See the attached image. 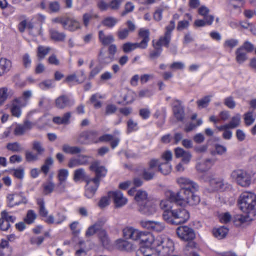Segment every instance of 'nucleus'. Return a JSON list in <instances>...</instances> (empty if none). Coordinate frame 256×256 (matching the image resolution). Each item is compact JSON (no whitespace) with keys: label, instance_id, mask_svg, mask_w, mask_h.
I'll return each mask as SVG.
<instances>
[{"label":"nucleus","instance_id":"obj_55","mask_svg":"<svg viewBox=\"0 0 256 256\" xmlns=\"http://www.w3.org/2000/svg\"><path fill=\"white\" fill-rule=\"evenodd\" d=\"M70 227L74 235L77 236L80 234L82 228L80 226V223L78 221H75L72 222L70 224Z\"/></svg>","mask_w":256,"mask_h":256},{"label":"nucleus","instance_id":"obj_7","mask_svg":"<svg viewBox=\"0 0 256 256\" xmlns=\"http://www.w3.org/2000/svg\"><path fill=\"white\" fill-rule=\"evenodd\" d=\"M19 30L22 32L27 30L29 34L33 36H36L42 34V24L38 28H36L32 22H28L26 20H22L18 24Z\"/></svg>","mask_w":256,"mask_h":256},{"label":"nucleus","instance_id":"obj_52","mask_svg":"<svg viewBox=\"0 0 256 256\" xmlns=\"http://www.w3.org/2000/svg\"><path fill=\"white\" fill-rule=\"evenodd\" d=\"M138 126L137 122L132 119H130L127 122V132L128 133L138 130Z\"/></svg>","mask_w":256,"mask_h":256},{"label":"nucleus","instance_id":"obj_62","mask_svg":"<svg viewBox=\"0 0 256 256\" xmlns=\"http://www.w3.org/2000/svg\"><path fill=\"white\" fill-rule=\"evenodd\" d=\"M39 155L36 153L32 152L27 151L26 152V158L27 161L29 162H34L38 160Z\"/></svg>","mask_w":256,"mask_h":256},{"label":"nucleus","instance_id":"obj_57","mask_svg":"<svg viewBox=\"0 0 256 256\" xmlns=\"http://www.w3.org/2000/svg\"><path fill=\"white\" fill-rule=\"evenodd\" d=\"M97 18L96 14H94L92 12H88L84 14L82 16L83 24L86 27H87L90 23V20L93 18Z\"/></svg>","mask_w":256,"mask_h":256},{"label":"nucleus","instance_id":"obj_20","mask_svg":"<svg viewBox=\"0 0 256 256\" xmlns=\"http://www.w3.org/2000/svg\"><path fill=\"white\" fill-rule=\"evenodd\" d=\"M73 180L75 182L80 181H84L86 182V184L85 187V192L86 191V187L88 186L87 180H91V178L88 176L84 170L82 168H80L76 170L74 172Z\"/></svg>","mask_w":256,"mask_h":256},{"label":"nucleus","instance_id":"obj_58","mask_svg":"<svg viewBox=\"0 0 256 256\" xmlns=\"http://www.w3.org/2000/svg\"><path fill=\"white\" fill-rule=\"evenodd\" d=\"M165 225L164 223L160 222L154 221L152 230L159 232L163 231Z\"/></svg>","mask_w":256,"mask_h":256},{"label":"nucleus","instance_id":"obj_59","mask_svg":"<svg viewBox=\"0 0 256 256\" xmlns=\"http://www.w3.org/2000/svg\"><path fill=\"white\" fill-rule=\"evenodd\" d=\"M154 94L153 90L144 88L139 91L138 96L140 98H148L152 96Z\"/></svg>","mask_w":256,"mask_h":256},{"label":"nucleus","instance_id":"obj_11","mask_svg":"<svg viewBox=\"0 0 256 256\" xmlns=\"http://www.w3.org/2000/svg\"><path fill=\"white\" fill-rule=\"evenodd\" d=\"M97 136L98 133L95 131L83 132L80 134L78 138V142L80 144L96 142Z\"/></svg>","mask_w":256,"mask_h":256},{"label":"nucleus","instance_id":"obj_47","mask_svg":"<svg viewBox=\"0 0 256 256\" xmlns=\"http://www.w3.org/2000/svg\"><path fill=\"white\" fill-rule=\"evenodd\" d=\"M244 122L246 126H250L252 125L254 122L256 116L254 112L249 111L244 115Z\"/></svg>","mask_w":256,"mask_h":256},{"label":"nucleus","instance_id":"obj_23","mask_svg":"<svg viewBox=\"0 0 256 256\" xmlns=\"http://www.w3.org/2000/svg\"><path fill=\"white\" fill-rule=\"evenodd\" d=\"M138 36L142 38V41L138 43L140 44V48L145 49L148 46V44L150 41V32L146 28H140L138 32Z\"/></svg>","mask_w":256,"mask_h":256},{"label":"nucleus","instance_id":"obj_31","mask_svg":"<svg viewBox=\"0 0 256 256\" xmlns=\"http://www.w3.org/2000/svg\"><path fill=\"white\" fill-rule=\"evenodd\" d=\"M157 166L158 167V170L164 175L168 174L171 172L172 166L170 162H160L158 160V164Z\"/></svg>","mask_w":256,"mask_h":256},{"label":"nucleus","instance_id":"obj_17","mask_svg":"<svg viewBox=\"0 0 256 256\" xmlns=\"http://www.w3.org/2000/svg\"><path fill=\"white\" fill-rule=\"evenodd\" d=\"M174 154L176 158H182V162L184 164H188L192 158V155L190 152L184 150L180 147L174 149Z\"/></svg>","mask_w":256,"mask_h":256},{"label":"nucleus","instance_id":"obj_60","mask_svg":"<svg viewBox=\"0 0 256 256\" xmlns=\"http://www.w3.org/2000/svg\"><path fill=\"white\" fill-rule=\"evenodd\" d=\"M244 0H229V4L230 6L234 9H238L240 12V8L244 4Z\"/></svg>","mask_w":256,"mask_h":256},{"label":"nucleus","instance_id":"obj_15","mask_svg":"<svg viewBox=\"0 0 256 256\" xmlns=\"http://www.w3.org/2000/svg\"><path fill=\"white\" fill-rule=\"evenodd\" d=\"M138 210L141 213L148 216L153 214L156 210V204L152 201H146L138 206Z\"/></svg>","mask_w":256,"mask_h":256},{"label":"nucleus","instance_id":"obj_2","mask_svg":"<svg viewBox=\"0 0 256 256\" xmlns=\"http://www.w3.org/2000/svg\"><path fill=\"white\" fill-rule=\"evenodd\" d=\"M198 190H191L188 194L180 195V193H174L172 191H168L166 196L171 200L174 201L176 204L180 206H185L186 204L191 206L196 205L200 202V196L195 194Z\"/></svg>","mask_w":256,"mask_h":256},{"label":"nucleus","instance_id":"obj_24","mask_svg":"<svg viewBox=\"0 0 256 256\" xmlns=\"http://www.w3.org/2000/svg\"><path fill=\"white\" fill-rule=\"evenodd\" d=\"M104 223V220H99L94 224L89 226L86 232V236L90 237L93 236L97 232H99L102 230L101 228Z\"/></svg>","mask_w":256,"mask_h":256},{"label":"nucleus","instance_id":"obj_12","mask_svg":"<svg viewBox=\"0 0 256 256\" xmlns=\"http://www.w3.org/2000/svg\"><path fill=\"white\" fill-rule=\"evenodd\" d=\"M68 174V170L66 169L62 168L58 170V183L56 186V190L59 192H62L65 191L66 186V181Z\"/></svg>","mask_w":256,"mask_h":256},{"label":"nucleus","instance_id":"obj_32","mask_svg":"<svg viewBox=\"0 0 256 256\" xmlns=\"http://www.w3.org/2000/svg\"><path fill=\"white\" fill-rule=\"evenodd\" d=\"M12 66L11 62L6 58L0 60V76H2L10 70Z\"/></svg>","mask_w":256,"mask_h":256},{"label":"nucleus","instance_id":"obj_6","mask_svg":"<svg viewBox=\"0 0 256 256\" xmlns=\"http://www.w3.org/2000/svg\"><path fill=\"white\" fill-rule=\"evenodd\" d=\"M176 182L181 188L180 191L177 192L180 193V195L190 194L191 190H198V184L188 178H178L176 179Z\"/></svg>","mask_w":256,"mask_h":256},{"label":"nucleus","instance_id":"obj_63","mask_svg":"<svg viewBox=\"0 0 256 256\" xmlns=\"http://www.w3.org/2000/svg\"><path fill=\"white\" fill-rule=\"evenodd\" d=\"M210 100V96H206L197 101V104L199 108H204L207 106Z\"/></svg>","mask_w":256,"mask_h":256},{"label":"nucleus","instance_id":"obj_45","mask_svg":"<svg viewBox=\"0 0 256 256\" xmlns=\"http://www.w3.org/2000/svg\"><path fill=\"white\" fill-rule=\"evenodd\" d=\"M62 150L66 153L71 154H79L81 152V149L78 146H71L68 144H64L62 146Z\"/></svg>","mask_w":256,"mask_h":256},{"label":"nucleus","instance_id":"obj_3","mask_svg":"<svg viewBox=\"0 0 256 256\" xmlns=\"http://www.w3.org/2000/svg\"><path fill=\"white\" fill-rule=\"evenodd\" d=\"M238 204L240 210L248 214H255L256 196L250 192H243L239 196Z\"/></svg>","mask_w":256,"mask_h":256},{"label":"nucleus","instance_id":"obj_54","mask_svg":"<svg viewBox=\"0 0 256 256\" xmlns=\"http://www.w3.org/2000/svg\"><path fill=\"white\" fill-rule=\"evenodd\" d=\"M32 148L36 152L39 156L42 155L45 151L44 148L42 144L38 141L34 142L32 143Z\"/></svg>","mask_w":256,"mask_h":256},{"label":"nucleus","instance_id":"obj_1","mask_svg":"<svg viewBox=\"0 0 256 256\" xmlns=\"http://www.w3.org/2000/svg\"><path fill=\"white\" fill-rule=\"evenodd\" d=\"M90 169L95 172L96 176L94 178H91V180H87L88 186L85 196L88 198L94 196L99 186L100 180L104 178L107 174V170L98 161L93 162L90 166Z\"/></svg>","mask_w":256,"mask_h":256},{"label":"nucleus","instance_id":"obj_8","mask_svg":"<svg viewBox=\"0 0 256 256\" xmlns=\"http://www.w3.org/2000/svg\"><path fill=\"white\" fill-rule=\"evenodd\" d=\"M206 181H208L210 184V192L216 190H224L230 187V185L223 180L220 178H210L206 176Z\"/></svg>","mask_w":256,"mask_h":256},{"label":"nucleus","instance_id":"obj_53","mask_svg":"<svg viewBox=\"0 0 256 256\" xmlns=\"http://www.w3.org/2000/svg\"><path fill=\"white\" fill-rule=\"evenodd\" d=\"M166 9V6H161L156 9L154 14V18L156 21H160L162 19V12Z\"/></svg>","mask_w":256,"mask_h":256},{"label":"nucleus","instance_id":"obj_26","mask_svg":"<svg viewBox=\"0 0 256 256\" xmlns=\"http://www.w3.org/2000/svg\"><path fill=\"white\" fill-rule=\"evenodd\" d=\"M168 190L165 192V196L166 198L162 200L160 202V207L164 210L163 214H165L166 212H170L172 210L171 203L176 202L174 201L171 200L166 196V193L168 192Z\"/></svg>","mask_w":256,"mask_h":256},{"label":"nucleus","instance_id":"obj_9","mask_svg":"<svg viewBox=\"0 0 256 256\" xmlns=\"http://www.w3.org/2000/svg\"><path fill=\"white\" fill-rule=\"evenodd\" d=\"M158 164V160L152 158L148 163V167L144 168L142 172V176L146 180H152L156 174V168Z\"/></svg>","mask_w":256,"mask_h":256},{"label":"nucleus","instance_id":"obj_14","mask_svg":"<svg viewBox=\"0 0 256 256\" xmlns=\"http://www.w3.org/2000/svg\"><path fill=\"white\" fill-rule=\"evenodd\" d=\"M120 134V131L116 130L114 132L115 136L109 134H104L99 138V140L100 142H110V145L112 148H114L118 144L120 138L116 136L119 135Z\"/></svg>","mask_w":256,"mask_h":256},{"label":"nucleus","instance_id":"obj_48","mask_svg":"<svg viewBox=\"0 0 256 256\" xmlns=\"http://www.w3.org/2000/svg\"><path fill=\"white\" fill-rule=\"evenodd\" d=\"M118 22V20L114 17H107L103 20L102 21V24L108 28H113Z\"/></svg>","mask_w":256,"mask_h":256},{"label":"nucleus","instance_id":"obj_10","mask_svg":"<svg viewBox=\"0 0 256 256\" xmlns=\"http://www.w3.org/2000/svg\"><path fill=\"white\" fill-rule=\"evenodd\" d=\"M176 234L179 238L184 241H190L195 238V233L192 228L188 226H180L176 229Z\"/></svg>","mask_w":256,"mask_h":256},{"label":"nucleus","instance_id":"obj_5","mask_svg":"<svg viewBox=\"0 0 256 256\" xmlns=\"http://www.w3.org/2000/svg\"><path fill=\"white\" fill-rule=\"evenodd\" d=\"M230 178L232 182L242 187H248L251 184L250 174L242 169H236L232 171Z\"/></svg>","mask_w":256,"mask_h":256},{"label":"nucleus","instance_id":"obj_38","mask_svg":"<svg viewBox=\"0 0 256 256\" xmlns=\"http://www.w3.org/2000/svg\"><path fill=\"white\" fill-rule=\"evenodd\" d=\"M214 20V16L206 17L204 20H195L194 24L196 26H204L206 25H211Z\"/></svg>","mask_w":256,"mask_h":256},{"label":"nucleus","instance_id":"obj_41","mask_svg":"<svg viewBox=\"0 0 256 256\" xmlns=\"http://www.w3.org/2000/svg\"><path fill=\"white\" fill-rule=\"evenodd\" d=\"M104 96L100 94L96 93L92 96L90 101L94 104L95 108H98L102 106V102L99 100L100 99L104 98Z\"/></svg>","mask_w":256,"mask_h":256},{"label":"nucleus","instance_id":"obj_49","mask_svg":"<svg viewBox=\"0 0 256 256\" xmlns=\"http://www.w3.org/2000/svg\"><path fill=\"white\" fill-rule=\"evenodd\" d=\"M50 34L52 39L57 41H62L66 38V35L63 32H60L54 30H50Z\"/></svg>","mask_w":256,"mask_h":256},{"label":"nucleus","instance_id":"obj_61","mask_svg":"<svg viewBox=\"0 0 256 256\" xmlns=\"http://www.w3.org/2000/svg\"><path fill=\"white\" fill-rule=\"evenodd\" d=\"M136 94L132 91H128L126 94L124 96L123 100L126 104L132 102L135 99Z\"/></svg>","mask_w":256,"mask_h":256},{"label":"nucleus","instance_id":"obj_50","mask_svg":"<svg viewBox=\"0 0 256 256\" xmlns=\"http://www.w3.org/2000/svg\"><path fill=\"white\" fill-rule=\"evenodd\" d=\"M37 204L39 206L40 214L44 217L47 216L48 211L45 208L44 202L42 198H38L37 200Z\"/></svg>","mask_w":256,"mask_h":256},{"label":"nucleus","instance_id":"obj_37","mask_svg":"<svg viewBox=\"0 0 256 256\" xmlns=\"http://www.w3.org/2000/svg\"><path fill=\"white\" fill-rule=\"evenodd\" d=\"M246 53L242 48H238L236 51V61L238 64H242L245 62L248 58Z\"/></svg>","mask_w":256,"mask_h":256},{"label":"nucleus","instance_id":"obj_39","mask_svg":"<svg viewBox=\"0 0 256 256\" xmlns=\"http://www.w3.org/2000/svg\"><path fill=\"white\" fill-rule=\"evenodd\" d=\"M170 39L171 36L169 35V34H166L165 33L164 36L160 37L159 40L156 42V44H154V46L155 48H157L156 46L159 47H160L161 46H168Z\"/></svg>","mask_w":256,"mask_h":256},{"label":"nucleus","instance_id":"obj_56","mask_svg":"<svg viewBox=\"0 0 256 256\" xmlns=\"http://www.w3.org/2000/svg\"><path fill=\"white\" fill-rule=\"evenodd\" d=\"M215 151H212L211 154L214 155L217 154L218 155H222L226 152V148L221 144H216L214 146Z\"/></svg>","mask_w":256,"mask_h":256},{"label":"nucleus","instance_id":"obj_19","mask_svg":"<svg viewBox=\"0 0 256 256\" xmlns=\"http://www.w3.org/2000/svg\"><path fill=\"white\" fill-rule=\"evenodd\" d=\"M74 104V100L68 96L62 95L56 100V105L59 108H64Z\"/></svg>","mask_w":256,"mask_h":256},{"label":"nucleus","instance_id":"obj_4","mask_svg":"<svg viewBox=\"0 0 256 256\" xmlns=\"http://www.w3.org/2000/svg\"><path fill=\"white\" fill-rule=\"evenodd\" d=\"M162 217L167 222L178 225L186 222L190 218V214L186 209L180 208L172 210L170 212H166Z\"/></svg>","mask_w":256,"mask_h":256},{"label":"nucleus","instance_id":"obj_51","mask_svg":"<svg viewBox=\"0 0 256 256\" xmlns=\"http://www.w3.org/2000/svg\"><path fill=\"white\" fill-rule=\"evenodd\" d=\"M50 50L49 47L40 46L38 48L37 56L40 60L44 58Z\"/></svg>","mask_w":256,"mask_h":256},{"label":"nucleus","instance_id":"obj_13","mask_svg":"<svg viewBox=\"0 0 256 256\" xmlns=\"http://www.w3.org/2000/svg\"><path fill=\"white\" fill-rule=\"evenodd\" d=\"M108 196L112 199L116 207H121L125 205L128 200L124 197L122 192L118 190L110 192Z\"/></svg>","mask_w":256,"mask_h":256},{"label":"nucleus","instance_id":"obj_35","mask_svg":"<svg viewBox=\"0 0 256 256\" xmlns=\"http://www.w3.org/2000/svg\"><path fill=\"white\" fill-rule=\"evenodd\" d=\"M228 229L224 226L214 228L212 232L214 236L218 239L224 238L228 232Z\"/></svg>","mask_w":256,"mask_h":256},{"label":"nucleus","instance_id":"obj_21","mask_svg":"<svg viewBox=\"0 0 256 256\" xmlns=\"http://www.w3.org/2000/svg\"><path fill=\"white\" fill-rule=\"evenodd\" d=\"M173 112L174 116L178 120H182L184 116V108L179 100H175L172 103Z\"/></svg>","mask_w":256,"mask_h":256},{"label":"nucleus","instance_id":"obj_40","mask_svg":"<svg viewBox=\"0 0 256 256\" xmlns=\"http://www.w3.org/2000/svg\"><path fill=\"white\" fill-rule=\"evenodd\" d=\"M71 116L70 112L66 113L62 117L56 116L53 118V122L56 124H68Z\"/></svg>","mask_w":256,"mask_h":256},{"label":"nucleus","instance_id":"obj_46","mask_svg":"<svg viewBox=\"0 0 256 256\" xmlns=\"http://www.w3.org/2000/svg\"><path fill=\"white\" fill-rule=\"evenodd\" d=\"M137 48H140V44L137 42H126L122 46L123 51L126 53L130 52Z\"/></svg>","mask_w":256,"mask_h":256},{"label":"nucleus","instance_id":"obj_18","mask_svg":"<svg viewBox=\"0 0 256 256\" xmlns=\"http://www.w3.org/2000/svg\"><path fill=\"white\" fill-rule=\"evenodd\" d=\"M216 160V158H207L203 162L198 163L196 169L200 172H206L214 164Z\"/></svg>","mask_w":256,"mask_h":256},{"label":"nucleus","instance_id":"obj_42","mask_svg":"<svg viewBox=\"0 0 256 256\" xmlns=\"http://www.w3.org/2000/svg\"><path fill=\"white\" fill-rule=\"evenodd\" d=\"M114 57L110 54V56H106L104 55L102 52H100L98 60L99 63L102 65L104 66L112 62L113 60Z\"/></svg>","mask_w":256,"mask_h":256},{"label":"nucleus","instance_id":"obj_30","mask_svg":"<svg viewBox=\"0 0 256 256\" xmlns=\"http://www.w3.org/2000/svg\"><path fill=\"white\" fill-rule=\"evenodd\" d=\"M116 248L121 250H130L132 249V244L129 242L120 238L116 241Z\"/></svg>","mask_w":256,"mask_h":256},{"label":"nucleus","instance_id":"obj_29","mask_svg":"<svg viewBox=\"0 0 256 256\" xmlns=\"http://www.w3.org/2000/svg\"><path fill=\"white\" fill-rule=\"evenodd\" d=\"M134 199L138 202V204L139 206L148 200V194L144 190H138L136 193Z\"/></svg>","mask_w":256,"mask_h":256},{"label":"nucleus","instance_id":"obj_33","mask_svg":"<svg viewBox=\"0 0 256 256\" xmlns=\"http://www.w3.org/2000/svg\"><path fill=\"white\" fill-rule=\"evenodd\" d=\"M250 215L251 214H248V216H243L242 214L236 215L232 218L233 222L236 226H241L250 220Z\"/></svg>","mask_w":256,"mask_h":256},{"label":"nucleus","instance_id":"obj_43","mask_svg":"<svg viewBox=\"0 0 256 256\" xmlns=\"http://www.w3.org/2000/svg\"><path fill=\"white\" fill-rule=\"evenodd\" d=\"M98 237L102 246L106 248H108L110 242L104 230H102L99 232Z\"/></svg>","mask_w":256,"mask_h":256},{"label":"nucleus","instance_id":"obj_44","mask_svg":"<svg viewBox=\"0 0 256 256\" xmlns=\"http://www.w3.org/2000/svg\"><path fill=\"white\" fill-rule=\"evenodd\" d=\"M238 44V40L236 38L226 39L223 44V47L226 50H232Z\"/></svg>","mask_w":256,"mask_h":256},{"label":"nucleus","instance_id":"obj_25","mask_svg":"<svg viewBox=\"0 0 256 256\" xmlns=\"http://www.w3.org/2000/svg\"><path fill=\"white\" fill-rule=\"evenodd\" d=\"M14 94V92L6 87L0 88V106H2L6 100Z\"/></svg>","mask_w":256,"mask_h":256},{"label":"nucleus","instance_id":"obj_36","mask_svg":"<svg viewBox=\"0 0 256 256\" xmlns=\"http://www.w3.org/2000/svg\"><path fill=\"white\" fill-rule=\"evenodd\" d=\"M90 68H91V70L90 72L89 78H92L103 69L104 66L99 63L94 66V62L92 61L90 64Z\"/></svg>","mask_w":256,"mask_h":256},{"label":"nucleus","instance_id":"obj_16","mask_svg":"<svg viewBox=\"0 0 256 256\" xmlns=\"http://www.w3.org/2000/svg\"><path fill=\"white\" fill-rule=\"evenodd\" d=\"M62 22L63 28L70 31H76L81 28L80 22L72 18H67L66 21H62Z\"/></svg>","mask_w":256,"mask_h":256},{"label":"nucleus","instance_id":"obj_22","mask_svg":"<svg viewBox=\"0 0 256 256\" xmlns=\"http://www.w3.org/2000/svg\"><path fill=\"white\" fill-rule=\"evenodd\" d=\"M88 162V157L80 155L76 158H71L68 164L69 168H72L81 165L86 164Z\"/></svg>","mask_w":256,"mask_h":256},{"label":"nucleus","instance_id":"obj_27","mask_svg":"<svg viewBox=\"0 0 256 256\" xmlns=\"http://www.w3.org/2000/svg\"><path fill=\"white\" fill-rule=\"evenodd\" d=\"M86 78L84 76V72L83 70L80 71V76L79 78L76 74H72L68 76L65 82L68 84L76 82V83H81L83 82Z\"/></svg>","mask_w":256,"mask_h":256},{"label":"nucleus","instance_id":"obj_64","mask_svg":"<svg viewBox=\"0 0 256 256\" xmlns=\"http://www.w3.org/2000/svg\"><path fill=\"white\" fill-rule=\"evenodd\" d=\"M219 219L221 222L226 224L232 220V216L229 212H226L220 214Z\"/></svg>","mask_w":256,"mask_h":256},{"label":"nucleus","instance_id":"obj_34","mask_svg":"<svg viewBox=\"0 0 256 256\" xmlns=\"http://www.w3.org/2000/svg\"><path fill=\"white\" fill-rule=\"evenodd\" d=\"M241 123V116L239 114H236L232 116L228 126L230 129L235 128L239 126Z\"/></svg>","mask_w":256,"mask_h":256},{"label":"nucleus","instance_id":"obj_28","mask_svg":"<svg viewBox=\"0 0 256 256\" xmlns=\"http://www.w3.org/2000/svg\"><path fill=\"white\" fill-rule=\"evenodd\" d=\"M100 41L104 45H108L114 41V38L112 34H106L102 30L98 32Z\"/></svg>","mask_w":256,"mask_h":256}]
</instances>
